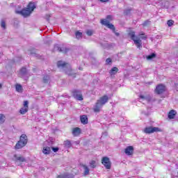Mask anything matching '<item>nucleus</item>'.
I'll return each mask as SVG.
<instances>
[{
  "label": "nucleus",
  "instance_id": "nucleus-1",
  "mask_svg": "<svg viewBox=\"0 0 178 178\" xmlns=\"http://www.w3.org/2000/svg\"><path fill=\"white\" fill-rule=\"evenodd\" d=\"M34 9H35V5H34V3H29L27 8H24L20 11H16V13H18V15H22V16H24V17H27L31 15V13L33 10H34Z\"/></svg>",
  "mask_w": 178,
  "mask_h": 178
},
{
  "label": "nucleus",
  "instance_id": "nucleus-2",
  "mask_svg": "<svg viewBox=\"0 0 178 178\" xmlns=\"http://www.w3.org/2000/svg\"><path fill=\"white\" fill-rule=\"evenodd\" d=\"M58 67H61L62 69H64L66 74H68V76H72V67H70V65L68 63H66L63 61H58L57 63Z\"/></svg>",
  "mask_w": 178,
  "mask_h": 178
},
{
  "label": "nucleus",
  "instance_id": "nucleus-3",
  "mask_svg": "<svg viewBox=\"0 0 178 178\" xmlns=\"http://www.w3.org/2000/svg\"><path fill=\"white\" fill-rule=\"evenodd\" d=\"M128 35L131 38V39L134 42V44H136L137 48H141L142 42L141 40L138 39L137 37H136V33L134 31H130L128 33Z\"/></svg>",
  "mask_w": 178,
  "mask_h": 178
},
{
  "label": "nucleus",
  "instance_id": "nucleus-4",
  "mask_svg": "<svg viewBox=\"0 0 178 178\" xmlns=\"http://www.w3.org/2000/svg\"><path fill=\"white\" fill-rule=\"evenodd\" d=\"M158 131H161V129L158 127H147L144 129L145 134H152V133H158Z\"/></svg>",
  "mask_w": 178,
  "mask_h": 178
},
{
  "label": "nucleus",
  "instance_id": "nucleus-5",
  "mask_svg": "<svg viewBox=\"0 0 178 178\" xmlns=\"http://www.w3.org/2000/svg\"><path fill=\"white\" fill-rule=\"evenodd\" d=\"M72 95L75 99H77L78 101H83V95L81 94V90H72Z\"/></svg>",
  "mask_w": 178,
  "mask_h": 178
},
{
  "label": "nucleus",
  "instance_id": "nucleus-6",
  "mask_svg": "<svg viewBox=\"0 0 178 178\" xmlns=\"http://www.w3.org/2000/svg\"><path fill=\"white\" fill-rule=\"evenodd\" d=\"M166 91V86L163 84H159L155 89V92L157 93L159 95L161 94H163Z\"/></svg>",
  "mask_w": 178,
  "mask_h": 178
},
{
  "label": "nucleus",
  "instance_id": "nucleus-7",
  "mask_svg": "<svg viewBox=\"0 0 178 178\" xmlns=\"http://www.w3.org/2000/svg\"><path fill=\"white\" fill-rule=\"evenodd\" d=\"M101 23L104 26H106V27L110 29V30H112L113 33H115V26H113V24H111V22H109V20H108V19H102L101 21Z\"/></svg>",
  "mask_w": 178,
  "mask_h": 178
},
{
  "label": "nucleus",
  "instance_id": "nucleus-8",
  "mask_svg": "<svg viewBox=\"0 0 178 178\" xmlns=\"http://www.w3.org/2000/svg\"><path fill=\"white\" fill-rule=\"evenodd\" d=\"M102 163L105 166L107 169H111V161H109V158L103 157L102 160Z\"/></svg>",
  "mask_w": 178,
  "mask_h": 178
},
{
  "label": "nucleus",
  "instance_id": "nucleus-9",
  "mask_svg": "<svg viewBox=\"0 0 178 178\" xmlns=\"http://www.w3.org/2000/svg\"><path fill=\"white\" fill-rule=\"evenodd\" d=\"M108 101H109L108 95H104L97 100V102H99L103 106L108 102Z\"/></svg>",
  "mask_w": 178,
  "mask_h": 178
},
{
  "label": "nucleus",
  "instance_id": "nucleus-10",
  "mask_svg": "<svg viewBox=\"0 0 178 178\" xmlns=\"http://www.w3.org/2000/svg\"><path fill=\"white\" fill-rule=\"evenodd\" d=\"M102 106H104L102 104H100L98 100L97 101L96 104H95L93 107V111L95 113H98L101 111V109L102 108Z\"/></svg>",
  "mask_w": 178,
  "mask_h": 178
},
{
  "label": "nucleus",
  "instance_id": "nucleus-11",
  "mask_svg": "<svg viewBox=\"0 0 178 178\" xmlns=\"http://www.w3.org/2000/svg\"><path fill=\"white\" fill-rule=\"evenodd\" d=\"M124 152L126 155H133V152H134V148L133 146H129L125 149Z\"/></svg>",
  "mask_w": 178,
  "mask_h": 178
},
{
  "label": "nucleus",
  "instance_id": "nucleus-12",
  "mask_svg": "<svg viewBox=\"0 0 178 178\" xmlns=\"http://www.w3.org/2000/svg\"><path fill=\"white\" fill-rule=\"evenodd\" d=\"M82 168H83V176H88L90 175V168L86 164L81 165Z\"/></svg>",
  "mask_w": 178,
  "mask_h": 178
},
{
  "label": "nucleus",
  "instance_id": "nucleus-13",
  "mask_svg": "<svg viewBox=\"0 0 178 178\" xmlns=\"http://www.w3.org/2000/svg\"><path fill=\"white\" fill-rule=\"evenodd\" d=\"M80 120L82 124H87L88 123V118L87 115H83L80 117Z\"/></svg>",
  "mask_w": 178,
  "mask_h": 178
},
{
  "label": "nucleus",
  "instance_id": "nucleus-14",
  "mask_svg": "<svg viewBox=\"0 0 178 178\" xmlns=\"http://www.w3.org/2000/svg\"><path fill=\"white\" fill-rule=\"evenodd\" d=\"M23 147H26L25 143L19 140L17 143L15 145V149H20L23 148Z\"/></svg>",
  "mask_w": 178,
  "mask_h": 178
},
{
  "label": "nucleus",
  "instance_id": "nucleus-15",
  "mask_svg": "<svg viewBox=\"0 0 178 178\" xmlns=\"http://www.w3.org/2000/svg\"><path fill=\"white\" fill-rule=\"evenodd\" d=\"M42 153L44 155H49V154H51V147H49L48 146L44 147L43 149H42Z\"/></svg>",
  "mask_w": 178,
  "mask_h": 178
},
{
  "label": "nucleus",
  "instance_id": "nucleus-16",
  "mask_svg": "<svg viewBox=\"0 0 178 178\" xmlns=\"http://www.w3.org/2000/svg\"><path fill=\"white\" fill-rule=\"evenodd\" d=\"M14 157L15 159V161L17 163V162H24L26 161V159L23 156H17V155H14Z\"/></svg>",
  "mask_w": 178,
  "mask_h": 178
},
{
  "label": "nucleus",
  "instance_id": "nucleus-17",
  "mask_svg": "<svg viewBox=\"0 0 178 178\" xmlns=\"http://www.w3.org/2000/svg\"><path fill=\"white\" fill-rule=\"evenodd\" d=\"M57 178H74V175L69 173H66L62 175H58Z\"/></svg>",
  "mask_w": 178,
  "mask_h": 178
},
{
  "label": "nucleus",
  "instance_id": "nucleus-18",
  "mask_svg": "<svg viewBox=\"0 0 178 178\" xmlns=\"http://www.w3.org/2000/svg\"><path fill=\"white\" fill-rule=\"evenodd\" d=\"M80 133H81V129H80V128L79 127L74 128L72 130L73 136H79Z\"/></svg>",
  "mask_w": 178,
  "mask_h": 178
},
{
  "label": "nucleus",
  "instance_id": "nucleus-19",
  "mask_svg": "<svg viewBox=\"0 0 178 178\" xmlns=\"http://www.w3.org/2000/svg\"><path fill=\"white\" fill-rule=\"evenodd\" d=\"M19 141H21V143H25V145H26V144H27V135H26V134L21 135V136L19 138Z\"/></svg>",
  "mask_w": 178,
  "mask_h": 178
},
{
  "label": "nucleus",
  "instance_id": "nucleus-20",
  "mask_svg": "<svg viewBox=\"0 0 178 178\" xmlns=\"http://www.w3.org/2000/svg\"><path fill=\"white\" fill-rule=\"evenodd\" d=\"M56 49L59 51V52H63L64 54H66V52L69 51V49L66 47H60L59 46L56 47Z\"/></svg>",
  "mask_w": 178,
  "mask_h": 178
},
{
  "label": "nucleus",
  "instance_id": "nucleus-21",
  "mask_svg": "<svg viewBox=\"0 0 178 178\" xmlns=\"http://www.w3.org/2000/svg\"><path fill=\"white\" fill-rule=\"evenodd\" d=\"M175 116H176V111L175 110H171L168 113V118L169 119H175Z\"/></svg>",
  "mask_w": 178,
  "mask_h": 178
},
{
  "label": "nucleus",
  "instance_id": "nucleus-22",
  "mask_svg": "<svg viewBox=\"0 0 178 178\" xmlns=\"http://www.w3.org/2000/svg\"><path fill=\"white\" fill-rule=\"evenodd\" d=\"M118 72H119V69L116 67H113L111 70L109 72L111 76H113L115 74H116V73H118Z\"/></svg>",
  "mask_w": 178,
  "mask_h": 178
},
{
  "label": "nucleus",
  "instance_id": "nucleus-23",
  "mask_svg": "<svg viewBox=\"0 0 178 178\" xmlns=\"http://www.w3.org/2000/svg\"><path fill=\"white\" fill-rule=\"evenodd\" d=\"M154 58H156V54H155V53H152L149 56H146V59L147 60H152V59H154Z\"/></svg>",
  "mask_w": 178,
  "mask_h": 178
},
{
  "label": "nucleus",
  "instance_id": "nucleus-24",
  "mask_svg": "<svg viewBox=\"0 0 178 178\" xmlns=\"http://www.w3.org/2000/svg\"><path fill=\"white\" fill-rule=\"evenodd\" d=\"M15 90L17 92H23V87L20 84H17L15 86Z\"/></svg>",
  "mask_w": 178,
  "mask_h": 178
},
{
  "label": "nucleus",
  "instance_id": "nucleus-25",
  "mask_svg": "<svg viewBox=\"0 0 178 178\" xmlns=\"http://www.w3.org/2000/svg\"><path fill=\"white\" fill-rule=\"evenodd\" d=\"M26 73H27V69H26V67H22L20 70V74H19L20 77H23L26 74Z\"/></svg>",
  "mask_w": 178,
  "mask_h": 178
},
{
  "label": "nucleus",
  "instance_id": "nucleus-26",
  "mask_svg": "<svg viewBox=\"0 0 178 178\" xmlns=\"http://www.w3.org/2000/svg\"><path fill=\"white\" fill-rule=\"evenodd\" d=\"M28 111H29V109L25 107H23L19 110V113H21V115H24L27 113Z\"/></svg>",
  "mask_w": 178,
  "mask_h": 178
},
{
  "label": "nucleus",
  "instance_id": "nucleus-27",
  "mask_svg": "<svg viewBox=\"0 0 178 178\" xmlns=\"http://www.w3.org/2000/svg\"><path fill=\"white\" fill-rule=\"evenodd\" d=\"M75 35L77 40H80V38H83V33L79 31H76L75 33Z\"/></svg>",
  "mask_w": 178,
  "mask_h": 178
},
{
  "label": "nucleus",
  "instance_id": "nucleus-28",
  "mask_svg": "<svg viewBox=\"0 0 178 178\" xmlns=\"http://www.w3.org/2000/svg\"><path fill=\"white\" fill-rule=\"evenodd\" d=\"M43 83H44V84L49 83V76L46 75L43 77Z\"/></svg>",
  "mask_w": 178,
  "mask_h": 178
},
{
  "label": "nucleus",
  "instance_id": "nucleus-29",
  "mask_svg": "<svg viewBox=\"0 0 178 178\" xmlns=\"http://www.w3.org/2000/svg\"><path fill=\"white\" fill-rule=\"evenodd\" d=\"M140 98L141 99H144V101H147V102H149V101H151V98L147 97H145L144 95H140Z\"/></svg>",
  "mask_w": 178,
  "mask_h": 178
},
{
  "label": "nucleus",
  "instance_id": "nucleus-30",
  "mask_svg": "<svg viewBox=\"0 0 178 178\" xmlns=\"http://www.w3.org/2000/svg\"><path fill=\"white\" fill-rule=\"evenodd\" d=\"M64 145L65 147H67V148H70V147H72V143H70V140L65 141Z\"/></svg>",
  "mask_w": 178,
  "mask_h": 178
},
{
  "label": "nucleus",
  "instance_id": "nucleus-31",
  "mask_svg": "<svg viewBox=\"0 0 178 178\" xmlns=\"http://www.w3.org/2000/svg\"><path fill=\"white\" fill-rule=\"evenodd\" d=\"M175 24V21L170 19L167 22V24L168 26V27H172V26H173V24Z\"/></svg>",
  "mask_w": 178,
  "mask_h": 178
},
{
  "label": "nucleus",
  "instance_id": "nucleus-32",
  "mask_svg": "<svg viewBox=\"0 0 178 178\" xmlns=\"http://www.w3.org/2000/svg\"><path fill=\"white\" fill-rule=\"evenodd\" d=\"M1 27L3 29V30H6V23L5 21L2 20L1 22Z\"/></svg>",
  "mask_w": 178,
  "mask_h": 178
},
{
  "label": "nucleus",
  "instance_id": "nucleus-33",
  "mask_svg": "<svg viewBox=\"0 0 178 178\" xmlns=\"http://www.w3.org/2000/svg\"><path fill=\"white\" fill-rule=\"evenodd\" d=\"M131 13V9L129 8V9L124 10V15H125V16H127L128 15H130Z\"/></svg>",
  "mask_w": 178,
  "mask_h": 178
},
{
  "label": "nucleus",
  "instance_id": "nucleus-34",
  "mask_svg": "<svg viewBox=\"0 0 178 178\" xmlns=\"http://www.w3.org/2000/svg\"><path fill=\"white\" fill-rule=\"evenodd\" d=\"M5 122V116L2 114H0V124Z\"/></svg>",
  "mask_w": 178,
  "mask_h": 178
},
{
  "label": "nucleus",
  "instance_id": "nucleus-35",
  "mask_svg": "<svg viewBox=\"0 0 178 178\" xmlns=\"http://www.w3.org/2000/svg\"><path fill=\"white\" fill-rule=\"evenodd\" d=\"M89 165H90V168H95L96 167L95 161L92 160L91 161H90Z\"/></svg>",
  "mask_w": 178,
  "mask_h": 178
},
{
  "label": "nucleus",
  "instance_id": "nucleus-36",
  "mask_svg": "<svg viewBox=\"0 0 178 178\" xmlns=\"http://www.w3.org/2000/svg\"><path fill=\"white\" fill-rule=\"evenodd\" d=\"M24 108L29 109V101L24 102Z\"/></svg>",
  "mask_w": 178,
  "mask_h": 178
},
{
  "label": "nucleus",
  "instance_id": "nucleus-37",
  "mask_svg": "<svg viewBox=\"0 0 178 178\" xmlns=\"http://www.w3.org/2000/svg\"><path fill=\"white\" fill-rule=\"evenodd\" d=\"M110 63H112V59L111 58H107L106 60V65H110Z\"/></svg>",
  "mask_w": 178,
  "mask_h": 178
},
{
  "label": "nucleus",
  "instance_id": "nucleus-38",
  "mask_svg": "<svg viewBox=\"0 0 178 178\" xmlns=\"http://www.w3.org/2000/svg\"><path fill=\"white\" fill-rule=\"evenodd\" d=\"M51 149L54 152H58V151H59V147H51Z\"/></svg>",
  "mask_w": 178,
  "mask_h": 178
},
{
  "label": "nucleus",
  "instance_id": "nucleus-39",
  "mask_svg": "<svg viewBox=\"0 0 178 178\" xmlns=\"http://www.w3.org/2000/svg\"><path fill=\"white\" fill-rule=\"evenodd\" d=\"M86 34H87V35H89V36L92 35V31H91V30L87 31Z\"/></svg>",
  "mask_w": 178,
  "mask_h": 178
},
{
  "label": "nucleus",
  "instance_id": "nucleus-40",
  "mask_svg": "<svg viewBox=\"0 0 178 178\" xmlns=\"http://www.w3.org/2000/svg\"><path fill=\"white\" fill-rule=\"evenodd\" d=\"M30 54H31L32 56H35V58H38V54H36L35 52H31Z\"/></svg>",
  "mask_w": 178,
  "mask_h": 178
},
{
  "label": "nucleus",
  "instance_id": "nucleus-41",
  "mask_svg": "<svg viewBox=\"0 0 178 178\" xmlns=\"http://www.w3.org/2000/svg\"><path fill=\"white\" fill-rule=\"evenodd\" d=\"M106 19H107V20H112V15H107Z\"/></svg>",
  "mask_w": 178,
  "mask_h": 178
},
{
  "label": "nucleus",
  "instance_id": "nucleus-42",
  "mask_svg": "<svg viewBox=\"0 0 178 178\" xmlns=\"http://www.w3.org/2000/svg\"><path fill=\"white\" fill-rule=\"evenodd\" d=\"M148 24H149V21H145V22L143 23V26H148Z\"/></svg>",
  "mask_w": 178,
  "mask_h": 178
},
{
  "label": "nucleus",
  "instance_id": "nucleus-43",
  "mask_svg": "<svg viewBox=\"0 0 178 178\" xmlns=\"http://www.w3.org/2000/svg\"><path fill=\"white\" fill-rule=\"evenodd\" d=\"M100 1V2H108V1H109V0H99Z\"/></svg>",
  "mask_w": 178,
  "mask_h": 178
},
{
  "label": "nucleus",
  "instance_id": "nucleus-44",
  "mask_svg": "<svg viewBox=\"0 0 178 178\" xmlns=\"http://www.w3.org/2000/svg\"><path fill=\"white\" fill-rule=\"evenodd\" d=\"M46 19L47 20V22L49 21V15H47Z\"/></svg>",
  "mask_w": 178,
  "mask_h": 178
},
{
  "label": "nucleus",
  "instance_id": "nucleus-45",
  "mask_svg": "<svg viewBox=\"0 0 178 178\" xmlns=\"http://www.w3.org/2000/svg\"><path fill=\"white\" fill-rule=\"evenodd\" d=\"M115 35H117V37H118V35H120L119 33H117V32H114Z\"/></svg>",
  "mask_w": 178,
  "mask_h": 178
},
{
  "label": "nucleus",
  "instance_id": "nucleus-46",
  "mask_svg": "<svg viewBox=\"0 0 178 178\" xmlns=\"http://www.w3.org/2000/svg\"><path fill=\"white\" fill-rule=\"evenodd\" d=\"M52 144H53L52 142L49 143V145H52Z\"/></svg>",
  "mask_w": 178,
  "mask_h": 178
},
{
  "label": "nucleus",
  "instance_id": "nucleus-47",
  "mask_svg": "<svg viewBox=\"0 0 178 178\" xmlns=\"http://www.w3.org/2000/svg\"><path fill=\"white\" fill-rule=\"evenodd\" d=\"M79 69L80 70H83V68H81V67H79Z\"/></svg>",
  "mask_w": 178,
  "mask_h": 178
},
{
  "label": "nucleus",
  "instance_id": "nucleus-48",
  "mask_svg": "<svg viewBox=\"0 0 178 178\" xmlns=\"http://www.w3.org/2000/svg\"><path fill=\"white\" fill-rule=\"evenodd\" d=\"M2 87V86L0 84V88Z\"/></svg>",
  "mask_w": 178,
  "mask_h": 178
}]
</instances>
